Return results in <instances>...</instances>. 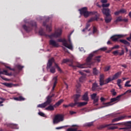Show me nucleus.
Instances as JSON below:
<instances>
[{
	"label": "nucleus",
	"mask_w": 131,
	"mask_h": 131,
	"mask_svg": "<svg viewBox=\"0 0 131 131\" xmlns=\"http://www.w3.org/2000/svg\"><path fill=\"white\" fill-rule=\"evenodd\" d=\"M67 62H70V59H66L62 60V63H67Z\"/></svg>",
	"instance_id": "obj_50"
},
{
	"label": "nucleus",
	"mask_w": 131,
	"mask_h": 131,
	"mask_svg": "<svg viewBox=\"0 0 131 131\" xmlns=\"http://www.w3.org/2000/svg\"><path fill=\"white\" fill-rule=\"evenodd\" d=\"M127 40L128 41H131V33L129 35V37L126 38Z\"/></svg>",
	"instance_id": "obj_53"
},
{
	"label": "nucleus",
	"mask_w": 131,
	"mask_h": 131,
	"mask_svg": "<svg viewBox=\"0 0 131 131\" xmlns=\"http://www.w3.org/2000/svg\"><path fill=\"white\" fill-rule=\"evenodd\" d=\"M101 3L102 4H106V3H107V0H101Z\"/></svg>",
	"instance_id": "obj_61"
},
{
	"label": "nucleus",
	"mask_w": 131,
	"mask_h": 131,
	"mask_svg": "<svg viewBox=\"0 0 131 131\" xmlns=\"http://www.w3.org/2000/svg\"><path fill=\"white\" fill-rule=\"evenodd\" d=\"M125 117H126V116H122L121 117L116 118L112 120V122H116V121H119V120H122V119H124Z\"/></svg>",
	"instance_id": "obj_19"
},
{
	"label": "nucleus",
	"mask_w": 131,
	"mask_h": 131,
	"mask_svg": "<svg viewBox=\"0 0 131 131\" xmlns=\"http://www.w3.org/2000/svg\"><path fill=\"white\" fill-rule=\"evenodd\" d=\"M93 74H94L95 75H97V74H98V70H97V69L94 68V69H93Z\"/></svg>",
	"instance_id": "obj_43"
},
{
	"label": "nucleus",
	"mask_w": 131,
	"mask_h": 131,
	"mask_svg": "<svg viewBox=\"0 0 131 131\" xmlns=\"http://www.w3.org/2000/svg\"><path fill=\"white\" fill-rule=\"evenodd\" d=\"M124 54V50H121V53H119V55L120 56H122V55Z\"/></svg>",
	"instance_id": "obj_57"
},
{
	"label": "nucleus",
	"mask_w": 131,
	"mask_h": 131,
	"mask_svg": "<svg viewBox=\"0 0 131 131\" xmlns=\"http://www.w3.org/2000/svg\"><path fill=\"white\" fill-rule=\"evenodd\" d=\"M118 124L119 125H121V123H117V124H103V125H101L100 126V128H105V127H107V126H110V125H116Z\"/></svg>",
	"instance_id": "obj_21"
},
{
	"label": "nucleus",
	"mask_w": 131,
	"mask_h": 131,
	"mask_svg": "<svg viewBox=\"0 0 131 131\" xmlns=\"http://www.w3.org/2000/svg\"><path fill=\"white\" fill-rule=\"evenodd\" d=\"M80 11V14L83 15L85 18H88L89 16H90V14L92 12H89L88 11V8L86 7H83V8L79 10Z\"/></svg>",
	"instance_id": "obj_9"
},
{
	"label": "nucleus",
	"mask_w": 131,
	"mask_h": 131,
	"mask_svg": "<svg viewBox=\"0 0 131 131\" xmlns=\"http://www.w3.org/2000/svg\"><path fill=\"white\" fill-rule=\"evenodd\" d=\"M70 36V35L68 36V41L69 43H68V42L65 39H59L58 40V41H59V42H62L63 46L66 47V48H68V49H69V50H73V47L72 46V43L71 42Z\"/></svg>",
	"instance_id": "obj_3"
},
{
	"label": "nucleus",
	"mask_w": 131,
	"mask_h": 131,
	"mask_svg": "<svg viewBox=\"0 0 131 131\" xmlns=\"http://www.w3.org/2000/svg\"><path fill=\"white\" fill-rule=\"evenodd\" d=\"M46 29L47 31H49V32H51V31H52V25H47L46 26Z\"/></svg>",
	"instance_id": "obj_34"
},
{
	"label": "nucleus",
	"mask_w": 131,
	"mask_h": 131,
	"mask_svg": "<svg viewBox=\"0 0 131 131\" xmlns=\"http://www.w3.org/2000/svg\"><path fill=\"white\" fill-rule=\"evenodd\" d=\"M97 28L96 27H93V33H96L97 32Z\"/></svg>",
	"instance_id": "obj_56"
},
{
	"label": "nucleus",
	"mask_w": 131,
	"mask_h": 131,
	"mask_svg": "<svg viewBox=\"0 0 131 131\" xmlns=\"http://www.w3.org/2000/svg\"><path fill=\"white\" fill-rule=\"evenodd\" d=\"M63 127H65V126H61V127H56V129H62V128H63Z\"/></svg>",
	"instance_id": "obj_60"
},
{
	"label": "nucleus",
	"mask_w": 131,
	"mask_h": 131,
	"mask_svg": "<svg viewBox=\"0 0 131 131\" xmlns=\"http://www.w3.org/2000/svg\"><path fill=\"white\" fill-rule=\"evenodd\" d=\"M90 26L91 25H90V24H87L85 28H86V29H88Z\"/></svg>",
	"instance_id": "obj_63"
},
{
	"label": "nucleus",
	"mask_w": 131,
	"mask_h": 131,
	"mask_svg": "<svg viewBox=\"0 0 131 131\" xmlns=\"http://www.w3.org/2000/svg\"><path fill=\"white\" fill-rule=\"evenodd\" d=\"M100 101L101 102H105V101H106V99H105L104 97H101Z\"/></svg>",
	"instance_id": "obj_54"
},
{
	"label": "nucleus",
	"mask_w": 131,
	"mask_h": 131,
	"mask_svg": "<svg viewBox=\"0 0 131 131\" xmlns=\"http://www.w3.org/2000/svg\"><path fill=\"white\" fill-rule=\"evenodd\" d=\"M117 84H120L121 83V79H119L117 80Z\"/></svg>",
	"instance_id": "obj_58"
},
{
	"label": "nucleus",
	"mask_w": 131,
	"mask_h": 131,
	"mask_svg": "<svg viewBox=\"0 0 131 131\" xmlns=\"http://www.w3.org/2000/svg\"><path fill=\"white\" fill-rule=\"evenodd\" d=\"M121 97V95H119L116 98H112L111 99V102L103 103V105H104V106H102L100 108H103V107H108L109 106H111L112 103H113V102H115L116 101H118V100H119V99Z\"/></svg>",
	"instance_id": "obj_10"
},
{
	"label": "nucleus",
	"mask_w": 131,
	"mask_h": 131,
	"mask_svg": "<svg viewBox=\"0 0 131 131\" xmlns=\"http://www.w3.org/2000/svg\"><path fill=\"white\" fill-rule=\"evenodd\" d=\"M88 92H86L82 96V100L83 101H85L87 103L89 102V96H88Z\"/></svg>",
	"instance_id": "obj_23"
},
{
	"label": "nucleus",
	"mask_w": 131,
	"mask_h": 131,
	"mask_svg": "<svg viewBox=\"0 0 131 131\" xmlns=\"http://www.w3.org/2000/svg\"><path fill=\"white\" fill-rule=\"evenodd\" d=\"M120 46L119 45H115L114 47L112 48V50H115V49H119Z\"/></svg>",
	"instance_id": "obj_47"
},
{
	"label": "nucleus",
	"mask_w": 131,
	"mask_h": 131,
	"mask_svg": "<svg viewBox=\"0 0 131 131\" xmlns=\"http://www.w3.org/2000/svg\"><path fill=\"white\" fill-rule=\"evenodd\" d=\"M126 93H127V94H130L131 90H128L126 91Z\"/></svg>",
	"instance_id": "obj_64"
},
{
	"label": "nucleus",
	"mask_w": 131,
	"mask_h": 131,
	"mask_svg": "<svg viewBox=\"0 0 131 131\" xmlns=\"http://www.w3.org/2000/svg\"><path fill=\"white\" fill-rule=\"evenodd\" d=\"M102 12L103 15H105L106 16H111L110 14V9L109 8H103Z\"/></svg>",
	"instance_id": "obj_15"
},
{
	"label": "nucleus",
	"mask_w": 131,
	"mask_h": 131,
	"mask_svg": "<svg viewBox=\"0 0 131 131\" xmlns=\"http://www.w3.org/2000/svg\"><path fill=\"white\" fill-rule=\"evenodd\" d=\"M128 123L131 124V121H129ZM119 129H123V131H131V125L128 127H122L119 128Z\"/></svg>",
	"instance_id": "obj_26"
},
{
	"label": "nucleus",
	"mask_w": 131,
	"mask_h": 131,
	"mask_svg": "<svg viewBox=\"0 0 131 131\" xmlns=\"http://www.w3.org/2000/svg\"><path fill=\"white\" fill-rule=\"evenodd\" d=\"M79 50L80 51V52H83V53L85 52V51H84V49H83V48H80Z\"/></svg>",
	"instance_id": "obj_55"
},
{
	"label": "nucleus",
	"mask_w": 131,
	"mask_h": 131,
	"mask_svg": "<svg viewBox=\"0 0 131 131\" xmlns=\"http://www.w3.org/2000/svg\"><path fill=\"white\" fill-rule=\"evenodd\" d=\"M16 67H17V68H18V69H19V70H21V69H22L23 68H24V67H23L20 64L16 65Z\"/></svg>",
	"instance_id": "obj_40"
},
{
	"label": "nucleus",
	"mask_w": 131,
	"mask_h": 131,
	"mask_svg": "<svg viewBox=\"0 0 131 131\" xmlns=\"http://www.w3.org/2000/svg\"><path fill=\"white\" fill-rule=\"evenodd\" d=\"M100 51H102L103 52H105V51H106L107 47H102L99 49Z\"/></svg>",
	"instance_id": "obj_49"
},
{
	"label": "nucleus",
	"mask_w": 131,
	"mask_h": 131,
	"mask_svg": "<svg viewBox=\"0 0 131 131\" xmlns=\"http://www.w3.org/2000/svg\"><path fill=\"white\" fill-rule=\"evenodd\" d=\"M111 93L113 96H116L117 94V92L115 91V89H112L111 91Z\"/></svg>",
	"instance_id": "obj_38"
},
{
	"label": "nucleus",
	"mask_w": 131,
	"mask_h": 131,
	"mask_svg": "<svg viewBox=\"0 0 131 131\" xmlns=\"http://www.w3.org/2000/svg\"><path fill=\"white\" fill-rule=\"evenodd\" d=\"M130 83V80H129V81H127L125 84H124V86H126L127 88H130L131 86V84H129V83Z\"/></svg>",
	"instance_id": "obj_35"
},
{
	"label": "nucleus",
	"mask_w": 131,
	"mask_h": 131,
	"mask_svg": "<svg viewBox=\"0 0 131 131\" xmlns=\"http://www.w3.org/2000/svg\"><path fill=\"white\" fill-rule=\"evenodd\" d=\"M2 74H5V75H7L8 76H10L11 75V74L8 73V71L7 70H4L3 71H0V77L3 79V80H5L6 81H9L10 79L8 78H6L2 76Z\"/></svg>",
	"instance_id": "obj_13"
},
{
	"label": "nucleus",
	"mask_w": 131,
	"mask_h": 131,
	"mask_svg": "<svg viewBox=\"0 0 131 131\" xmlns=\"http://www.w3.org/2000/svg\"><path fill=\"white\" fill-rule=\"evenodd\" d=\"M88 104L87 102H76L74 101V103H71L69 104L70 107H74V106H77V107H82V106H85V105Z\"/></svg>",
	"instance_id": "obj_11"
},
{
	"label": "nucleus",
	"mask_w": 131,
	"mask_h": 131,
	"mask_svg": "<svg viewBox=\"0 0 131 131\" xmlns=\"http://www.w3.org/2000/svg\"><path fill=\"white\" fill-rule=\"evenodd\" d=\"M49 45L54 48H58V47H59V43L56 42L54 40H50L49 41Z\"/></svg>",
	"instance_id": "obj_16"
},
{
	"label": "nucleus",
	"mask_w": 131,
	"mask_h": 131,
	"mask_svg": "<svg viewBox=\"0 0 131 131\" xmlns=\"http://www.w3.org/2000/svg\"><path fill=\"white\" fill-rule=\"evenodd\" d=\"M47 104L46 103L44 102L43 103L38 104L37 105L38 108H46L47 107Z\"/></svg>",
	"instance_id": "obj_31"
},
{
	"label": "nucleus",
	"mask_w": 131,
	"mask_h": 131,
	"mask_svg": "<svg viewBox=\"0 0 131 131\" xmlns=\"http://www.w3.org/2000/svg\"><path fill=\"white\" fill-rule=\"evenodd\" d=\"M125 36H126V35L118 34L112 36L111 38L113 41H117L119 38H122L125 37Z\"/></svg>",
	"instance_id": "obj_12"
},
{
	"label": "nucleus",
	"mask_w": 131,
	"mask_h": 131,
	"mask_svg": "<svg viewBox=\"0 0 131 131\" xmlns=\"http://www.w3.org/2000/svg\"><path fill=\"white\" fill-rule=\"evenodd\" d=\"M2 84L5 85V86H7V88H12L13 85H15L11 83H3Z\"/></svg>",
	"instance_id": "obj_29"
},
{
	"label": "nucleus",
	"mask_w": 131,
	"mask_h": 131,
	"mask_svg": "<svg viewBox=\"0 0 131 131\" xmlns=\"http://www.w3.org/2000/svg\"><path fill=\"white\" fill-rule=\"evenodd\" d=\"M70 114H71V115H73V114H76V112L74 111H70Z\"/></svg>",
	"instance_id": "obj_59"
},
{
	"label": "nucleus",
	"mask_w": 131,
	"mask_h": 131,
	"mask_svg": "<svg viewBox=\"0 0 131 131\" xmlns=\"http://www.w3.org/2000/svg\"><path fill=\"white\" fill-rule=\"evenodd\" d=\"M63 102H64V100L63 99H60L59 101H58L54 105L55 107H58V106H60V104H61L62 103H63Z\"/></svg>",
	"instance_id": "obj_33"
},
{
	"label": "nucleus",
	"mask_w": 131,
	"mask_h": 131,
	"mask_svg": "<svg viewBox=\"0 0 131 131\" xmlns=\"http://www.w3.org/2000/svg\"><path fill=\"white\" fill-rule=\"evenodd\" d=\"M120 13L121 14H126V10L124 9H121L120 10Z\"/></svg>",
	"instance_id": "obj_39"
},
{
	"label": "nucleus",
	"mask_w": 131,
	"mask_h": 131,
	"mask_svg": "<svg viewBox=\"0 0 131 131\" xmlns=\"http://www.w3.org/2000/svg\"><path fill=\"white\" fill-rule=\"evenodd\" d=\"M120 10H119L118 11H116L114 13V14L115 16H118V15H120Z\"/></svg>",
	"instance_id": "obj_48"
},
{
	"label": "nucleus",
	"mask_w": 131,
	"mask_h": 131,
	"mask_svg": "<svg viewBox=\"0 0 131 131\" xmlns=\"http://www.w3.org/2000/svg\"><path fill=\"white\" fill-rule=\"evenodd\" d=\"M55 67L57 69L58 71H59L60 72H61L62 71V70H61L60 67H59V66H58V64L57 63H55Z\"/></svg>",
	"instance_id": "obj_44"
},
{
	"label": "nucleus",
	"mask_w": 131,
	"mask_h": 131,
	"mask_svg": "<svg viewBox=\"0 0 131 131\" xmlns=\"http://www.w3.org/2000/svg\"><path fill=\"white\" fill-rule=\"evenodd\" d=\"M120 42H121L122 43H123L124 45H125L126 47H129L130 46V43H129L128 41H126V40L124 39H120L119 40Z\"/></svg>",
	"instance_id": "obj_22"
},
{
	"label": "nucleus",
	"mask_w": 131,
	"mask_h": 131,
	"mask_svg": "<svg viewBox=\"0 0 131 131\" xmlns=\"http://www.w3.org/2000/svg\"><path fill=\"white\" fill-rule=\"evenodd\" d=\"M63 120H64V116L61 114H57L55 116L53 119V123L54 124L59 123V122H61Z\"/></svg>",
	"instance_id": "obj_7"
},
{
	"label": "nucleus",
	"mask_w": 131,
	"mask_h": 131,
	"mask_svg": "<svg viewBox=\"0 0 131 131\" xmlns=\"http://www.w3.org/2000/svg\"><path fill=\"white\" fill-rule=\"evenodd\" d=\"M121 21H123V19L121 16H119L118 18H117V19L115 21V23H117L118 22H121Z\"/></svg>",
	"instance_id": "obj_37"
},
{
	"label": "nucleus",
	"mask_w": 131,
	"mask_h": 131,
	"mask_svg": "<svg viewBox=\"0 0 131 131\" xmlns=\"http://www.w3.org/2000/svg\"><path fill=\"white\" fill-rule=\"evenodd\" d=\"M63 106L64 107V108H68V107H70V105H69V104L68 105L63 104Z\"/></svg>",
	"instance_id": "obj_62"
},
{
	"label": "nucleus",
	"mask_w": 131,
	"mask_h": 131,
	"mask_svg": "<svg viewBox=\"0 0 131 131\" xmlns=\"http://www.w3.org/2000/svg\"><path fill=\"white\" fill-rule=\"evenodd\" d=\"M93 125H94V122L86 123L84 125V126H88V127L93 126Z\"/></svg>",
	"instance_id": "obj_32"
},
{
	"label": "nucleus",
	"mask_w": 131,
	"mask_h": 131,
	"mask_svg": "<svg viewBox=\"0 0 131 131\" xmlns=\"http://www.w3.org/2000/svg\"><path fill=\"white\" fill-rule=\"evenodd\" d=\"M91 98L92 100H93V104L95 106H98L99 105V99H100V97L97 95L96 93H93L91 95Z\"/></svg>",
	"instance_id": "obj_8"
},
{
	"label": "nucleus",
	"mask_w": 131,
	"mask_h": 131,
	"mask_svg": "<svg viewBox=\"0 0 131 131\" xmlns=\"http://www.w3.org/2000/svg\"><path fill=\"white\" fill-rule=\"evenodd\" d=\"M121 74V72H119L116 73L112 77L113 80H115V79H117L119 76H120Z\"/></svg>",
	"instance_id": "obj_24"
},
{
	"label": "nucleus",
	"mask_w": 131,
	"mask_h": 131,
	"mask_svg": "<svg viewBox=\"0 0 131 131\" xmlns=\"http://www.w3.org/2000/svg\"><path fill=\"white\" fill-rule=\"evenodd\" d=\"M46 110H50L51 111H53V110H54V106L49 105L48 107L46 108Z\"/></svg>",
	"instance_id": "obj_36"
},
{
	"label": "nucleus",
	"mask_w": 131,
	"mask_h": 131,
	"mask_svg": "<svg viewBox=\"0 0 131 131\" xmlns=\"http://www.w3.org/2000/svg\"><path fill=\"white\" fill-rule=\"evenodd\" d=\"M26 25H24L23 28L26 31L29 32L31 30H32L33 28L36 27V23L34 21H32L30 23H26ZM28 25L29 26H27Z\"/></svg>",
	"instance_id": "obj_2"
},
{
	"label": "nucleus",
	"mask_w": 131,
	"mask_h": 131,
	"mask_svg": "<svg viewBox=\"0 0 131 131\" xmlns=\"http://www.w3.org/2000/svg\"><path fill=\"white\" fill-rule=\"evenodd\" d=\"M79 73L82 75V77H81L79 78V81L80 82H83L84 81H85V80L86 79V75L84 74L82 72H79Z\"/></svg>",
	"instance_id": "obj_17"
},
{
	"label": "nucleus",
	"mask_w": 131,
	"mask_h": 131,
	"mask_svg": "<svg viewBox=\"0 0 131 131\" xmlns=\"http://www.w3.org/2000/svg\"><path fill=\"white\" fill-rule=\"evenodd\" d=\"M52 81L54 82V85L52 88V91H54V90H55V88H56V85H57V82L58 81V76L54 77Z\"/></svg>",
	"instance_id": "obj_18"
},
{
	"label": "nucleus",
	"mask_w": 131,
	"mask_h": 131,
	"mask_svg": "<svg viewBox=\"0 0 131 131\" xmlns=\"http://www.w3.org/2000/svg\"><path fill=\"white\" fill-rule=\"evenodd\" d=\"M93 54H90L89 57L86 59V63L84 64H78L77 66V67H78V68H85L86 67H85V65H87L88 67H91V65L93 64V62H92V58H93Z\"/></svg>",
	"instance_id": "obj_4"
},
{
	"label": "nucleus",
	"mask_w": 131,
	"mask_h": 131,
	"mask_svg": "<svg viewBox=\"0 0 131 131\" xmlns=\"http://www.w3.org/2000/svg\"><path fill=\"white\" fill-rule=\"evenodd\" d=\"M100 89L99 88V86L98 85V84L97 83H94L93 84L92 86V91H98Z\"/></svg>",
	"instance_id": "obj_27"
},
{
	"label": "nucleus",
	"mask_w": 131,
	"mask_h": 131,
	"mask_svg": "<svg viewBox=\"0 0 131 131\" xmlns=\"http://www.w3.org/2000/svg\"><path fill=\"white\" fill-rule=\"evenodd\" d=\"M113 54L115 55V56H117V55H118V51H115L113 52Z\"/></svg>",
	"instance_id": "obj_52"
},
{
	"label": "nucleus",
	"mask_w": 131,
	"mask_h": 131,
	"mask_svg": "<svg viewBox=\"0 0 131 131\" xmlns=\"http://www.w3.org/2000/svg\"><path fill=\"white\" fill-rule=\"evenodd\" d=\"M80 94H75L73 96L74 98V102H76L77 103H79L78 101H79V98H80Z\"/></svg>",
	"instance_id": "obj_20"
},
{
	"label": "nucleus",
	"mask_w": 131,
	"mask_h": 131,
	"mask_svg": "<svg viewBox=\"0 0 131 131\" xmlns=\"http://www.w3.org/2000/svg\"><path fill=\"white\" fill-rule=\"evenodd\" d=\"M54 96H55V94H53L52 95H49L46 97L47 101L45 102L47 105H50L52 103V97H54Z\"/></svg>",
	"instance_id": "obj_14"
},
{
	"label": "nucleus",
	"mask_w": 131,
	"mask_h": 131,
	"mask_svg": "<svg viewBox=\"0 0 131 131\" xmlns=\"http://www.w3.org/2000/svg\"><path fill=\"white\" fill-rule=\"evenodd\" d=\"M104 71H109L110 70V66L105 67L104 68Z\"/></svg>",
	"instance_id": "obj_45"
},
{
	"label": "nucleus",
	"mask_w": 131,
	"mask_h": 131,
	"mask_svg": "<svg viewBox=\"0 0 131 131\" xmlns=\"http://www.w3.org/2000/svg\"><path fill=\"white\" fill-rule=\"evenodd\" d=\"M38 114H39V115H40V116H42V117H45V114L43 113H42V112H39L38 113Z\"/></svg>",
	"instance_id": "obj_51"
},
{
	"label": "nucleus",
	"mask_w": 131,
	"mask_h": 131,
	"mask_svg": "<svg viewBox=\"0 0 131 131\" xmlns=\"http://www.w3.org/2000/svg\"><path fill=\"white\" fill-rule=\"evenodd\" d=\"M108 128H109V129L113 130V129H116L118 128V127L115 126H112Z\"/></svg>",
	"instance_id": "obj_41"
},
{
	"label": "nucleus",
	"mask_w": 131,
	"mask_h": 131,
	"mask_svg": "<svg viewBox=\"0 0 131 131\" xmlns=\"http://www.w3.org/2000/svg\"><path fill=\"white\" fill-rule=\"evenodd\" d=\"M104 20H105V23H110V22H111L112 20V17H111V15L106 16L104 18Z\"/></svg>",
	"instance_id": "obj_25"
},
{
	"label": "nucleus",
	"mask_w": 131,
	"mask_h": 131,
	"mask_svg": "<svg viewBox=\"0 0 131 131\" xmlns=\"http://www.w3.org/2000/svg\"><path fill=\"white\" fill-rule=\"evenodd\" d=\"M8 126H10L11 128H14L15 129H18L19 127L18 125L15 124H9Z\"/></svg>",
	"instance_id": "obj_28"
},
{
	"label": "nucleus",
	"mask_w": 131,
	"mask_h": 131,
	"mask_svg": "<svg viewBox=\"0 0 131 131\" xmlns=\"http://www.w3.org/2000/svg\"><path fill=\"white\" fill-rule=\"evenodd\" d=\"M109 6H110V4H109V3H107L106 4H102L103 8H108V7H109Z\"/></svg>",
	"instance_id": "obj_42"
},
{
	"label": "nucleus",
	"mask_w": 131,
	"mask_h": 131,
	"mask_svg": "<svg viewBox=\"0 0 131 131\" xmlns=\"http://www.w3.org/2000/svg\"><path fill=\"white\" fill-rule=\"evenodd\" d=\"M113 80V78L109 77L106 79L105 80H104V75H100V85H104V84H107V83H109L110 81H112Z\"/></svg>",
	"instance_id": "obj_6"
},
{
	"label": "nucleus",
	"mask_w": 131,
	"mask_h": 131,
	"mask_svg": "<svg viewBox=\"0 0 131 131\" xmlns=\"http://www.w3.org/2000/svg\"><path fill=\"white\" fill-rule=\"evenodd\" d=\"M55 61V59L54 58H51L49 60L48 63H47V69L48 70V69H50V72L51 73H55L56 72V68H55V67H52V65H53V63H54Z\"/></svg>",
	"instance_id": "obj_5"
},
{
	"label": "nucleus",
	"mask_w": 131,
	"mask_h": 131,
	"mask_svg": "<svg viewBox=\"0 0 131 131\" xmlns=\"http://www.w3.org/2000/svg\"><path fill=\"white\" fill-rule=\"evenodd\" d=\"M100 58H101V56H97V57L95 58L96 61H97V62H100V61H101V59H100Z\"/></svg>",
	"instance_id": "obj_46"
},
{
	"label": "nucleus",
	"mask_w": 131,
	"mask_h": 131,
	"mask_svg": "<svg viewBox=\"0 0 131 131\" xmlns=\"http://www.w3.org/2000/svg\"><path fill=\"white\" fill-rule=\"evenodd\" d=\"M39 34L43 36H46V37H48V36H49V38L52 39L53 38L59 37V36L62 34V29H58L55 31L54 33H53L50 35L46 34V33L43 31V30H40L39 31Z\"/></svg>",
	"instance_id": "obj_1"
},
{
	"label": "nucleus",
	"mask_w": 131,
	"mask_h": 131,
	"mask_svg": "<svg viewBox=\"0 0 131 131\" xmlns=\"http://www.w3.org/2000/svg\"><path fill=\"white\" fill-rule=\"evenodd\" d=\"M13 99L15 101H24L25 100V98L22 96H20L19 97H14Z\"/></svg>",
	"instance_id": "obj_30"
}]
</instances>
